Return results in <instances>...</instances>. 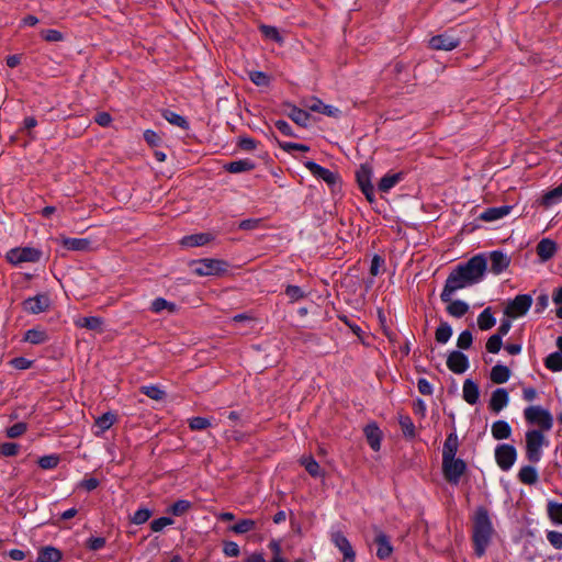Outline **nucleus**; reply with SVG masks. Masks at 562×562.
Wrapping results in <instances>:
<instances>
[{
    "instance_id": "f257e3e1",
    "label": "nucleus",
    "mask_w": 562,
    "mask_h": 562,
    "mask_svg": "<svg viewBox=\"0 0 562 562\" xmlns=\"http://www.w3.org/2000/svg\"><path fill=\"white\" fill-rule=\"evenodd\" d=\"M486 259L483 255H476L467 262L458 265L448 276L440 294L442 302H450L458 290L480 282L486 271Z\"/></svg>"
},
{
    "instance_id": "f03ea898",
    "label": "nucleus",
    "mask_w": 562,
    "mask_h": 562,
    "mask_svg": "<svg viewBox=\"0 0 562 562\" xmlns=\"http://www.w3.org/2000/svg\"><path fill=\"white\" fill-rule=\"evenodd\" d=\"M494 533L493 525L488 512L484 507H479L473 516L472 540L474 552L477 557L485 554L492 536Z\"/></svg>"
},
{
    "instance_id": "7ed1b4c3",
    "label": "nucleus",
    "mask_w": 562,
    "mask_h": 562,
    "mask_svg": "<svg viewBox=\"0 0 562 562\" xmlns=\"http://www.w3.org/2000/svg\"><path fill=\"white\" fill-rule=\"evenodd\" d=\"M526 439V458L531 463L540 461L542 456V447L547 445L546 437L541 430L530 429L525 435Z\"/></svg>"
},
{
    "instance_id": "20e7f679",
    "label": "nucleus",
    "mask_w": 562,
    "mask_h": 562,
    "mask_svg": "<svg viewBox=\"0 0 562 562\" xmlns=\"http://www.w3.org/2000/svg\"><path fill=\"white\" fill-rule=\"evenodd\" d=\"M524 416L528 424L538 426V430H541L542 432L549 431L553 426L552 415L541 406H528L524 411Z\"/></svg>"
},
{
    "instance_id": "39448f33",
    "label": "nucleus",
    "mask_w": 562,
    "mask_h": 562,
    "mask_svg": "<svg viewBox=\"0 0 562 562\" xmlns=\"http://www.w3.org/2000/svg\"><path fill=\"white\" fill-rule=\"evenodd\" d=\"M465 469L467 464L461 459L450 458L442 460L443 475L449 483L458 484Z\"/></svg>"
},
{
    "instance_id": "423d86ee",
    "label": "nucleus",
    "mask_w": 562,
    "mask_h": 562,
    "mask_svg": "<svg viewBox=\"0 0 562 562\" xmlns=\"http://www.w3.org/2000/svg\"><path fill=\"white\" fill-rule=\"evenodd\" d=\"M532 304V299L528 294H519L509 301L504 310V314L508 318H516L525 315Z\"/></svg>"
},
{
    "instance_id": "0eeeda50",
    "label": "nucleus",
    "mask_w": 562,
    "mask_h": 562,
    "mask_svg": "<svg viewBox=\"0 0 562 562\" xmlns=\"http://www.w3.org/2000/svg\"><path fill=\"white\" fill-rule=\"evenodd\" d=\"M226 263L216 259H202L192 262L193 272L198 276H216L224 272Z\"/></svg>"
},
{
    "instance_id": "6e6552de",
    "label": "nucleus",
    "mask_w": 562,
    "mask_h": 562,
    "mask_svg": "<svg viewBox=\"0 0 562 562\" xmlns=\"http://www.w3.org/2000/svg\"><path fill=\"white\" fill-rule=\"evenodd\" d=\"M41 258V251L32 247L13 248L8 251L7 259L12 265L22 262H36Z\"/></svg>"
},
{
    "instance_id": "1a4fd4ad",
    "label": "nucleus",
    "mask_w": 562,
    "mask_h": 562,
    "mask_svg": "<svg viewBox=\"0 0 562 562\" xmlns=\"http://www.w3.org/2000/svg\"><path fill=\"white\" fill-rule=\"evenodd\" d=\"M517 459L516 448L512 445H498L495 449V460L503 471H508Z\"/></svg>"
},
{
    "instance_id": "9d476101",
    "label": "nucleus",
    "mask_w": 562,
    "mask_h": 562,
    "mask_svg": "<svg viewBox=\"0 0 562 562\" xmlns=\"http://www.w3.org/2000/svg\"><path fill=\"white\" fill-rule=\"evenodd\" d=\"M358 184L369 202L374 201V188L371 183V169L362 165L356 173Z\"/></svg>"
},
{
    "instance_id": "9b49d317",
    "label": "nucleus",
    "mask_w": 562,
    "mask_h": 562,
    "mask_svg": "<svg viewBox=\"0 0 562 562\" xmlns=\"http://www.w3.org/2000/svg\"><path fill=\"white\" fill-rule=\"evenodd\" d=\"M460 45V38L448 33L432 36L429 40V46L432 49L452 50Z\"/></svg>"
},
{
    "instance_id": "f8f14e48",
    "label": "nucleus",
    "mask_w": 562,
    "mask_h": 562,
    "mask_svg": "<svg viewBox=\"0 0 562 562\" xmlns=\"http://www.w3.org/2000/svg\"><path fill=\"white\" fill-rule=\"evenodd\" d=\"M331 541L344 554V562H355L356 553L349 540L340 531L333 532Z\"/></svg>"
},
{
    "instance_id": "ddd939ff",
    "label": "nucleus",
    "mask_w": 562,
    "mask_h": 562,
    "mask_svg": "<svg viewBox=\"0 0 562 562\" xmlns=\"http://www.w3.org/2000/svg\"><path fill=\"white\" fill-rule=\"evenodd\" d=\"M50 304V300L46 294H38L34 297H30L23 302V307L26 312L32 314H38L45 312Z\"/></svg>"
},
{
    "instance_id": "4468645a",
    "label": "nucleus",
    "mask_w": 562,
    "mask_h": 562,
    "mask_svg": "<svg viewBox=\"0 0 562 562\" xmlns=\"http://www.w3.org/2000/svg\"><path fill=\"white\" fill-rule=\"evenodd\" d=\"M447 367L453 373H464L469 368L468 357L461 351H452L447 358Z\"/></svg>"
},
{
    "instance_id": "2eb2a0df",
    "label": "nucleus",
    "mask_w": 562,
    "mask_h": 562,
    "mask_svg": "<svg viewBox=\"0 0 562 562\" xmlns=\"http://www.w3.org/2000/svg\"><path fill=\"white\" fill-rule=\"evenodd\" d=\"M374 543L378 546L376 557L380 560L390 558L393 552V547L390 542V538L381 530L375 528Z\"/></svg>"
},
{
    "instance_id": "dca6fc26",
    "label": "nucleus",
    "mask_w": 562,
    "mask_h": 562,
    "mask_svg": "<svg viewBox=\"0 0 562 562\" xmlns=\"http://www.w3.org/2000/svg\"><path fill=\"white\" fill-rule=\"evenodd\" d=\"M305 106L313 112H318L329 117H338L341 113L338 108L325 104L317 98H311L307 100L305 102Z\"/></svg>"
},
{
    "instance_id": "f3484780",
    "label": "nucleus",
    "mask_w": 562,
    "mask_h": 562,
    "mask_svg": "<svg viewBox=\"0 0 562 562\" xmlns=\"http://www.w3.org/2000/svg\"><path fill=\"white\" fill-rule=\"evenodd\" d=\"M305 167L312 172L313 176L324 180L328 184H335L337 176L329 169H326L314 161H306Z\"/></svg>"
},
{
    "instance_id": "a211bd4d",
    "label": "nucleus",
    "mask_w": 562,
    "mask_h": 562,
    "mask_svg": "<svg viewBox=\"0 0 562 562\" xmlns=\"http://www.w3.org/2000/svg\"><path fill=\"white\" fill-rule=\"evenodd\" d=\"M491 271L499 274L506 270L510 263V258L502 251L495 250L490 254Z\"/></svg>"
},
{
    "instance_id": "6ab92c4d",
    "label": "nucleus",
    "mask_w": 562,
    "mask_h": 562,
    "mask_svg": "<svg viewBox=\"0 0 562 562\" xmlns=\"http://www.w3.org/2000/svg\"><path fill=\"white\" fill-rule=\"evenodd\" d=\"M509 397L508 392L505 389H496L491 396L488 407L494 413H499L507 404Z\"/></svg>"
},
{
    "instance_id": "aec40b11",
    "label": "nucleus",
    "mask_w": 562,
    "mask_h": 562,
    "mask_svg": "<svg viewBox=\"0 0 562 562\" xmlns=\"http://www.w3.org/2000/svg\"><path fill=\"white\" fill-rule=\"evenodd\" d=\"M557 250V244L549 238L541 239L537 245V255L543 262L550 260L555 255Z\"/></svg>"
},
{
    "instance_id": "412c9836",
    "label": "nucleus",
    "mask_w": 562,
    "mask_h": 562,
    "mask_svg": "<svg viewBox=\"0 0 562 562\" xmlns=\"http://www.w3.org/2000/svg\"><path fill=\"white\" fill-rule=\"evenodd\" d=\"M367 441L372 450L379 451L381 448L382 432L375 424H369L364 428Z\"/></svg>"
},
{
    "instance_id": "4be33fe9",
    "label": "nucleus",
    "mask_w": 562,
    "mask_h": 562,
    "mask_svg": "<svg viewBox=\"0 0 562 562\" xmlns=\"http://www.w3.org/2000/svg\"><path fill=\"white\" fill-rule=\"evenodd\" d=\"M512 206L503 205L497 207H490L480 215V220L484 222H493L508 215Z\"/></svg>"
},
{
    "instance_id": "5701e85b",
    "label": "nucleus",
    "mask_w": 562,
    "mask_h": 562,
    "mask_svg": "<svg viewBox=\"0 0 562 562\" xmlns=\"http://www.w3.org/2000/svg\"><path fill=\"white\" fill-rule=\"evenodd\" d=\"M75 325L79 328H87L90 330L102 331L103 319L98 316L78 317L75 319Z\"/></svg>"
},
{
    "instance_id": "b1692460",
    "label": "nucleus",
    "mask_w": 562,
    "mask_h": 562,
    "mask_svg": "<svg viewBox=\"0 0 562 562\" xmlns=\"http://www.w3.org/2000/svg\"><path fill=\"white\" fill-rule=\"evenodd\" d=\"M462 392H463V398L468 404L474 405L477 403L479 396H480V391H479V386L475 382H473L470 379H467L463 383Z\"/></svg>"
},
{
    "instance_id": "393cba45",
    "label": "nucleus",
    "mask_w": 562,
    "mask_h": 562,
    "mask_svg": "<svg viewBox=\"0 0 562 562\" xmlns=\"http://www.w3.org/2000/svg\"><path fill=\"white\" fill-rule=\"evenodd\" d=\"M61 244L68 250L85 251L90 248L91 241L87 238L63 237Z\"/></svg>"
},
{
    "instance_id": "a878e982",
    "label": "nucleus",
    "mask_w": 562,
    "mask_h": 562,
    "mask_svg": "<svg viewBox=\"0 0 562 562\" xmlns=\"http://www.w3.org/2000/svg\"><path fill=\"white\" fill-rule=\"evenodd\" d=\"M458 447H459L458 436L454 432L449 434L443 443L442 460L456 458Z\"/></svg>"
},
{
    "instance_id": "bb28decb",
    "label": "nucleus",
    "mask_w": 562,
    "mask_h": 562,
    "mask_svg": "<svg viewBox=\"0 0 562 562\" xmlns=\"http://www.w3.org/2000/svg\"><path fill=\"white\" fill-rule=\"evenodd\" d=\"M492 436L496 440L508 439L512 435V428L505 420H497L492 425Z\"/></svg>"
},
{
    "instance_id": "cd10ccee",
    "label": "nucleus",
    "mask_w": 562,
    "mask_h": 562,
    "mask_svg": "<svg viewBox=\"0 0 562 562\" xmlns=\"http://www.w3.org/2000/svg\"><path fill=\"white\" fill-rule=\"evenodd\" d=\"M225 170L231 173H240L245 171H250L255 169V164L250 159H241V160H235L231 161L225 165Z\"/></svg>"
},
{
    "instance_id": "c85d7f7f",
    "label": "nucleus",
    "mask_w": 562,
    "mask_h": 562,
    "mask_svg": "<svg viewBox=\"0 0 562 562\" xmlns=\"http://www.w3.org/2000/svg\"><path fill=\"white\" fill-rule=\"evenodd\" d=\"M510 376V370L503 364H496L492 368L490 379L493 383L503 384L508 381Z\"/></svg>"
},
{
    "instance_id": "c756f323",
    "label": "nucleus",
    "mask_w": 562,
    "mask_h": 562,
    "mask_svg": "<svg viewBox=\"0 0 562 562\" xmlns=\"http://www.w3.org/2000/svg\"><path fill=\"white\" fill-rule=\"evenodd\" d=\"M61 552L54 547H45L38 552L36 562H59Z\"/></svg>"
},
{
    "instance_id": "7c9ffc66",
    "label": "nucleus",
    "mask_w": 562,
    "mask_h": 562,
    "mask_svg": "<svg viewBox=\"0 0 562 562\" xmlns=\"http://www.w3.org/2000/svg\"><path fill=\"white\" fill-rule=\"evenodd\" d=\"M562 201V183L557 188L548 191L541 199V204L544 207H550Z\"/></svg>"
},
{
    "instance_id": "2f4dec72",
    "label": "nucleus",
    "mask_w": 562,
    "mask_h": 562,
    "mask_svg": "<svg viewBox=\"0 0 562 562\" xmlns=\"http://www.w3.org/2000/svg\"><path fill=\"white\" fill-rule=\"evenodd\" d=\"M403 179V173H387L379 182L378 188L382 192L390 191Z\"/></svg>"
},
{
    "instance_id": "473e14b6",
    "label": "nucleus",
    "mask_w": 562,
    "mask_h": 562,
    "mask_svg": "<svg viewBox=\"0 0 562 562\" xmlns=\"http://www.w3.org/2000/svg\"><path fill=\"white\" fill-rule=\"evenodd\" d=\"M518 480L527 485H532L538 481V473L531 465L522 467L518 472Z\"/></svg>"
},
{
    "instance_id": "72a5a7b5",
    "label": "nucleus",
    "mask_w": 562,
    "mask_h": 562,
    "mask_svg": "<svg viewBox=\"0 0 562 562\" xmlns=\"http://www.w3.org/2000/svg\"><path fill=\"white\" fill-rule=\"evenodd\" d=\"M288 116L297 125L304 127L307 126L310 121V114L295 105H290V112L288 113Z\"/></svg>"
},
{
    "instance_id": "f704fd0d",
    "label": "nucleus",
    "mask_w": 562,
    "mask_h": 562,
    "mask_svg": "<svg viewBox=\"0 0 562 562\" xmlns=\"http://www.w3.org/2000/svg\"><path fill=\"white\" fill-rule=\"evenodd\" d=\"M495 318L491 307H486L477 317V326L481 330H488L495 326Z\"/></svg>"
},
{
    "instance_id": "c9c22d12",
    "label": "nucleus",
    "mask_w": 562,
    "mask_h": 562,
    "mask_svg": "<svg viewBox=\"0 0 562 562\" xmlns=\"http://www.w3.org/2000/svg\"><path fill=\"white\" fill-rule=\"evenodd\" d=\"M448 303L447 312L453 317H462L469 311V305L461 300H451Z\"/></svg>"
},
{
    "instance_id": "e433bc0d",
    "label": "nucleus",
    "mask_w": 562,
    "mask_h": 562,
    "mask_svg": "<svg viewBox=\"0 0 562 562\" xmlns=\"http://www.w3.org/2000/svg\"><path fill=\"white\" fill-rule=\"evenodd\" d=\"M210 241L209 234H195L182 238L181 244L189 247L203 246Z\"/></svg>"
},
{
    "instance_id": "4c0bfd02",
    "label": "nucleus",
    "mask_w": 562,
    "mask_h": 562,
    "mask_svg": "<svg viewBox=\"0 0 562 562\" xmlns=\"http://www.w3.org/2000/svg\"><path fill=\"white\" fill-rule=\"evenodd\" d=\"M547 512L553 524L562 525V503L549 502Z\"/></svg>"
},
{
    "instance_id": "58836bf2",
    "label": "nucleus",
    "mask_w": 562,
    "mask_h": 562,
    "mask_svg": "<svg viewBox=\"0 0 562 562\" xmlns=\"http://www.w3.org/2000/svg\"><path fill=\"white\" fill-rule=\"evenodd\" d=\"M116 420V416L113 413H105L95 419V427L99 429L95 434H101L108 430Z\"/></svg>"
},
{
    "instance_id": "ea45409f",
    "label": "nucleus",
    "mask_w": 562,
    "mask_h": 562,
    "mask_svg": "<svg viewBox=\"0 0 562 562\" xmlns=\"http://www.w3.org/2000/svg\"><path fill=\"white\" fill-rule=\"evenodd\" d=\"M162 116L170 124L187 130L189 127V123L182 115L177 114L173 111L165 110Z\"/></svg>"
},
{
    "instance_id": "a19ab883",
    "label": "nucleus",
    "mask_w": 562,
    "mask_h": 562,
    "mask_svg": "<svg viewBox=\"0 0 562 562\" xmlns=\"http://www.w3.org/2000/svg\"><path fill=\"white\" fill-rule=\"evenodd\" d=\"M452 335V328L447 322H441L439 327L436 329L435 338L439 344H446Z\"/></svg>"
},
{
    "instance_id": "79ce46f5",
    "label": "nucleus",
    "mask_w": 562,
    "mask_h": 562,
    "mask_svg": "<svg viewBox=\"0 0 562 562\" xmlns=\"http://www.w3.org/2000/svg\"><path fill=\"white\" fill-rule=\"evenodd\" d=\"M398 424L401 426V429L403 431V435L408 438L415 437V425L412 420V418L407 415H400L398 416Z\"/></svg>"
},
{
    "instance_id": "37998d69",
    "label": "nucleus",
    "mask_w": 562,
    "mask_h": 562,
    "mask_svg": "<svg viewBox=\"0 0 562 562\" xmlns=\"http://www.w3.org/2000/svg\"><path fill=\"white\" fill-rule=\"evenodd\" d=\"M256 526L257 524L252 519H241L237 524L229 527V530L235 533L243 535L256 529Z\"/></svg>"
},
{
    "instance_id": "c03bdc74",
    "label": "nucleus",
    "mask_w": 562,
    "mask_h": 562,
    "mask_svg": "<svg viewBox=\"0 0 562 562\" xmlns=\"http://www.w3.org/2000/svg\"><path fill=\"white\" fill-rule=\"evenodd\" d=\"M24 339L33 345H40L47 340V335L43 330L29 329L25 333Z\"/></svg>"
},
{
    "instance_id": "a18cd8bd",
    "label": "nucleus",
    "mask_w": 562,
    "mask_h": 562,
    "mask_svg": "<svg viewBox=\"0 0 562 562\" xmlns=\"http://www.w3.org/2000/svg\"><path fill=\"white\" fill-rule=\"evenodd\" d=\"M546 367L553 371H561L562 370V353L560 352H553L549 355L544 360Z\"/></svg>"
},
{
    "instance_id": "49530a36",
    "label": "nucleus",
    "mask_w": 562,
    "mask_h": 562,
    "mask_svg": "<svg viewBox=\"0 0 562 562\" xmlns=\"http://www.w3.org/2000/svg\"><path fill=\"white\" fill-rule=\"evenodd\" d=\"M140 392L155 401H161L166 393L156 385H144L140 387Z\"/></svg>"
},
{
    "instance_id": "de8ad7c7",
    "label": "nucleus",
    "mask_w": 562,
    "mask_h": 562,
    "mask_svg": "<svg viewBox=\"0 0 562 562\" xmlns=\"http://www.w3.org/2000/svg\"><path fill=\"white\" fill-rule=\"evenodd\" d=\"M301 463L304 465V468L308 472V474H311L314 477L319 476L321 468H319V464L316 462V460L314 458H312V457L303 458L301 460Z\"/></svg>"
},
{
    "instance_id": "09e8293b",
    "label": "nucleus",
    "mask_w": 562,
    "mask_h": 562,
    "mask_svg": "<svg viewBox=\"0 0 562 562\" xmlns=\"http://www.w3.org/2000/svg\"><path fill=\"white\" fill-rule=\"evenodd\" d=\"M260 31L265 35V37H267L269 40H272V41H274L277 43H282V41H283V38L280 35L278 29L274 27V26L261 25L260 26Z\"/></svg>"
},
{
    "instance_id": "8fccbe9b",
    "label": "nucleus",
    "mask_w": 562,
    "mask_h": 562,
    "mask_svg": "<svg viewBox=\"0 0 562 562\" xmlns=\"http://www.w3.org/2000/svg\"><path fill=\"white\" fill-rule=\"evenodd\" d=\"M168 308L170 312L175 311V304L168 302L162 297H158L151 303V311L155 313H160L161 311Z\"/></svg>"
},
{
    "instance_id": "3c124183",
    "label": "nucleus",
    "mask_w": 562,
    "mask_h": 562,
    "mask_svg": "<svg viewBox=\"0 0 562 562\" xmlns=\"http://www.w3.org/2000/svg\"><path fill=\"white\" fill-rule=\"evenodd\" d=\"M20 446L15 442H4L0 445V456L14 457L19 453Z\"/></svg>"
},
{
    "instance_id": "603ef678",
    "label": "nucleus",
    "mask_w": 562,
    "mask_h": 562,
    "mask_svg": "<svg viewBox=\"0 0 562 562\" xmlns=\"http://www.w3.org/2000/svg\"><path fill=\"white\" fill-rule=\"evenodd\" d=\"M501 335H492L486 341V350L491 353H497L502 348Z\"/></svg>"
},
{
    "instance_id": "864d4df0",
    "label": "nucleus",
    "mask_w": 562,
    "mask_h": 562,
    "mask_svg": "<svg viewBox=\"0 0 562 562\" xmlns=\"http://www.w3.org/2000/svg\"><path fill=\"white\" fill-rule=\"evenodd\" d=\"M211 426L210 419L205 417H193L189 419V427L192 430H203Z\"/></svg>"
},
{
    "instance_id": "5fc2aeb1",
    "label": "nucleus",
    "mask_w": 562,
    "mask_h": 562,
    "mask_svg": "<svg viewBox=\"0 0 562 562\" xmlns=\"http://www.w3.org/2000/svg\"><path fill=\"white\" fill-rule=\"evenodd\" d=\"M285 294L291 302H296L305 296L303 290L297 285H288L285 289Z\"/></svg>"
},
{
    "instance_id": "6e6d98bb",
    "label": "nucleus",
    "mask_w": 562,
    "mask_h": 562,
    "mask_svg": "<svg viewBox=\"0 0 562 562\" xmlns=\"http://www.w3.org/2000/svg\"><path fill=\"white\" fill-rule=\"evenodd\" d=\"M473 337L470 330H463L457 340V346L460 349H469L472 345Z\"/></svg>"
},
{
    "instance_id": "4d7b16f0",
    "label": "nucleus",
    "mask_w": 562,
    "mask_h": 562,
    "mask_svg": "<svg viewBox=\"0 0 562 562\" xmlns=\"http://www.w3.org/2000/svg\"><path fill=\"white\" fill-rule=\"evenodd\" d=\"M190 502L180 499L171 505L170 513L175 516H180L184 514L190 508Z\"/></svg>"
},
{
    "instance_id": "13d9d810",
    "label": "nucleus",
    "mask_w": 562,
    "mask_h": 562,
    "mask_svg": "<svg viewBox=\"0 0 562 562\" xmlns=\"http://www.w3.org/2000/svg\"><path fill=\"white\" fill-rule=\"evenodd\" d=\"M58 457L50 454V456H44L40 458L38 465L44 470L54 469L58 464Z\"/></svg>"
},
{
    "instance_id": "bf43d9fd",
    "label": "nucleus",
    "mask_w": 562,
    "mask_h": 562,
    "mask_svg": "<svg viewBox=\"0 0 562 562\" xmlns=\"http://www.w3.org/2000/svg\"><path fill=\"white\" fill-rule=\"evenodd\" d=\"M249 78L256 86H268L270 82L268 75L263 71H251Z\"/></svg>"
},
{
    "instance_id": "052dcab7",
    "label": "nucleus",
    "mask_w": 562,
    "mask_h": 562,
    "mask_svg": "<svg viewBox=\"0 0 562 562\" xmlns=\"http://www.w3.org/2000/svg\"><path fill=\"white\" fill-rule=\"evenodd\" d=\"M26 429L27 425L25 423H16L7 429V436L9 438H18L22 436Z\"/></svg>"
},
{
    "instance_id": "680f3d73",
    "label": "nucleus",
    "mask_w": 562,
    "mask_h": 562,
    "mask_svg": "<svg viewBox=\"0 0 562 562\" xmlns=\"http://www.w3.org/2000/svg\"><path fill=\"white\" fill-rule=\"evenodd\" d=\"M151 516V513L149 509L147 508H140L138 510H136L132 517V521L135 524V525H142L144 522H146Z\"/></svg>"
},
{
    "instance_id": "e2e57ef3",
    "label": "nucleus",
    "mask_w": 562,
    "mask_h": 562,
    "mask_svg": "<svg viewBox=\"0 0 562 562\" xmlns=\"http://www.w3.org/2000/svg\"><path fill=\"white\" fill-rule=\"evenodd\" d=\"M173 524V520L169 517H160L158 519H155L150 522V529L154 532L161 531L165 527L170 526Z\"/></svg>"
},
{
    "instance_id": "0e129e2a",
    "label": "nucleus",
    "mask_w": 562,
    "mask_h": 562,
    "mask_svg": "<svg viewBox=\"0 0 562 562\" xmlns=\"http://www.w3.org/2000/svg\"><path fill=\"white\" fill-rule=\"evenodd\" d=\"M547 539L554 549H562V532L550 530L547 532Z\"/></svg>"
},
{
    "instance_id": "69168bd1",
    "label": "nucleus",
    "mask_w": 562,
    "mask_h": 562,
    "mask_svg": "<svg viewBox=\"0 0 562 562\" xmlns=\"http://www.w3.org/2000/svg\"><path fill=\"white\" fill-rule=\"evenodd\" d=\"M41 35L47 42H59L63 40V34L57 30H43Z\"/></svg>"
},
{
    "instance_id": "338daca9",
    "label": "nucleus",
    "mask_w": 562,
    "mask_h": 562,
    "mask_svg": "<svg viewBox=\"0 0 562 562\" xmlns=\"http://www.w3.org/2000/svg\"><path fill=\"white\" fill-rule=\"evenodd\" d=\"M223 552L227 555V557H238L239 555V547L236 542L234 541H225L224 542V547H223Z\"/></svg>"
},
{
    "instance_id": "774afa93",
    "label": "nucleus",
    "mask_w": 562,
    "mask_h": 562,
    "mask_svg": "<svg viewBox=\"0 0 562 562\" xmlns=\"http://www.w3.org/2000/svg\"><path fill=\"white\" fill-rule=\"evenodd\" d=\"M105 546V538L103 537H91L87 541V548L92 551L102 549Z\"/></svg>"
}]
</instances>
